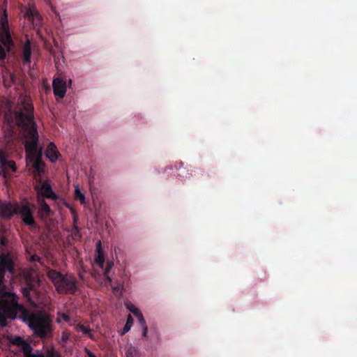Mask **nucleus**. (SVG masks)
Returning a JSON list of instances; mask_svg holds the SVG:
<instances>
[{
	"label": "nucleus",
	"mask_w": 357,
	"mask_h": 357,
	"mask_svg": "<svg viewBox=\"0 0 357 357\" xmlns=\"http://www.w3.org/2000/svg\"><path fill=\"white\" fill-rule=\"evenodd\" d=\"M38 259V257L37 256H32L31 257V260L32 261H36Z\"/></svg>",
	"instance_id": "nucleus-34"
},
{
	"label": "nucleus",
	"mask_w": 357,
	"mask_h": 357,
	"mask_svg": "<svg viewBox=\"0 0 357 357\" xmlns=\"http://www.w3.org/2000/svg\"><path fill=\"white\" fill-rule=\"evenodd\" d=\"M69 320H70V317L67 314L61 313V312L58 313V317H57L58 322L60 323L63 321H68Z\"/></svg>",
	"instance_id": "nucleus-21"
},
{
	"label": "nucleus",
	"mask_w": 357,
	"mask_h": 357,
	"mask_svg": "<svg viewBox=\"0 0 357 357\" xmlns=\"http://www.w3.org/2000/svg\"><path fill=\"white\" fill-rule=\"evenodd\" d=\"M100 246H101V243H100V241H99L97 244V249L99 252H100Z\"/></svg>",
	"instance_id": "nucleus-33"
},
{
	"label": "nucleus",
	"mask_w": 357,
	"mask_h": 357,
	"mask_svg": "<svg viewBox=\"0 0 357 357\" xmlns=\"http://www.w3.org/2000/svg\"><path fill=\"white\" fill-rule=\"evenodd\" d=\"M76 330L79 332H82L83 334L86 335H91V329L88 326H85L84 324H77L75 327Z\"/></svg>",
	"instance_id": "nucleus-17"
},
{
	"label": "nucleus",
	"mask_w": 357,
	"mask_h": 357,
	"mask_svg": "<svg viewBox=\"0 0 357 357\" xmlns=\"http://www.w3.org/2000/svg\"><path fill=\"white\" fill-rule=\"evenodd\" d=\"M33 107L30 100L26 97L19 98L15 111V119L18 126L24 130L26 159L38 173L43 172L44 163L41 161L42 148L38 147V134L36 123L33 119Z\"/></svg>",
	"instance_id": "nucleus-2"
},
{
	"label": "nucleus",
	"mask_w": 357,
	"mask_h": 357,
	"mask_svg": "<svg viewBox=\"0 0 357 357\" xmlns=\"http://www.w3.org/2000/svg\"><path fill=\"white\" fill-rule=\"evenodd\" d=\"M25 15L29 20L32 21L35 26H40L41 19L37 10L35 8H29Z\"/></svg>",
	"instance_id": "nucleus-8"
},
{
	"label": "nucleus",
	"mask_w": 357,
	"mask_h": 357,
	"mask_svg": "<svg viewBox=\"0 0 357 357\" xmlns=\"http://www.w3.org/2000/svg\"><path fill=\"white\" fill-rule=\"evenodd\" d=\"M121 289L122 288L121 287H113V291L114 294H117L119 291L121 293Z\"/></svg>",
	"instance_id": "nucleus-29"
},
{
	"label": "nucleus",
	"mask_w": 357,
	"mask_h": 357,
	"mask_svg": "<svg viewBox=\"0 0 357 357\" xmlns=\"http://www.w3.org/2000/svg\"><path fill=\"white\" fill-rule=\"evenodd\" d=\"M11 266L10 255L0 254V326H6L8 319H15L19 317L36 335L41 338L47 337L52 331L48 314L43 311L32 312L26 310L17 303L14 294L5 291L3 283L5 269L10 270Z\"/></svg>",
	"instance_id": "nucleus-1"
},
{
	"label": "nucleus",
	"mask_w": 357,
	"mask_h": 357,
	"mask_svg": "<svg viewBox=\"0 0 357 357\" xmlns=\"http://www.w3.org/2000/svg\"><path fill=\"white\" fill-rule=\"evenodd\" d=\"M132 324H133V319L132 318V316L130 314H129L127 318V321H126L124 327L123 328V330L121 332V335H123L126 333H128L130 330V328L132 326Z\"/></svg>",
	"instance_id": "nucleus-14"
},
{
	"label": "nucleus",
	"mask_w": 357,
	"mask_h": 357,
	"mask_svg": "<svg viewBox=\"0 0 357 357\" xmlns=\"http://www.w3.org/2000/svg\"><path fill=\"white\" fill-rule=\"evenodd\" d=\"M114 266V264L113 262L112 261H108L107 263V267L104 271V276H107V274H109L110 270L112 269V268Z\"/></svg>",
	"instance_id": "nucleus-24"
},
{
	"label": "nucleus",
	"mask_w": 357,
	"mask_h": 357,
	"mask_svg": "<svg viewBox=\"0 0 357 357\" xmlns=\"http://www.w3.org/2000/svg\"><path fill=\"white\" fill-rule=\"evenodd\" d=\"M52 87H53L54 94L56 96H57L60 98H62L64 97L66 92V86L65 82H63L60 78H56L53 80Z\"/></svg>",
	"instance_id": "nucleus-7"
},
{
	"label": "nucleus",
	"mask_w": 357,
	"mask_h": 357,
	"mask_svg": "<svg viewBox=\"0 0 357 357\" xmlns=\"http://www.w3.org/2000/svg\"><path fill=\"white\" fill-rule=\"evenodd\" d=\"M46 156L52 162H55L57 160L58 151L54 144L52 142L50 143L46 151Z\"/></svg>",
	"instance_id": "nucleus-10"
},
{
	"label": "nucleus",
	"mask_w": 357,
	"mask_h": 357,
	"mask_svg": "<svg viewBox=\"0 0 357 357\" xmlns=\"http://www.w3.org/2000/svg\"><path fill=\"white\" fill-rule=\"evenodd\" d=\"M9 170L13 172L16 171L15 162L13 160H7L3 155L0 154V175L6 177Z\"/></svg>",
	"instance_id": "nucleus-6"
},
{
	"label": "nucleus",
	"mask_w": 357,
	"mask_h": 357,
	"mask_svg": "<svg viewBox=\"0 0 357 357\" xmlns=\"http://www.w3.org/2000/svg\"><path fill=\"white\" fill-rule=\"evenodd\" d=\"M84 351L87 354L88 356L90 355V354H93L88 348L85 347L84 348Z\"/></svg>",
	"instance_id": "nucleus-30"
},
{
	"label": "nucleus",
	"mask_w": 357,
	"mask_h": 357,
	"mask_svg": "<svg viewBox=\"0 0 357 357\" xmlns=\"http://www.w3.org/2000/svg\"><path fill=\"white\" fill-rule=\"evenodd\" d=\"M127 307L129 311H130L132 313H133L135 316H137L141 313V312L132 303H129L127 304Z\"/></svg>",
	"instance_id": "nucleus-20"
},
{
	"label": "nucleus",
	"mask_w": 357,
	"mask_h": 357,
	"mask_svg": "<svg viewBox=\"0 0 357 357\" xmlns=\"http://www.w3.org/2000/svg\"><path fill=\"white\" fill-rule=\"evenodd\" d=\"M17 212L20 214L24 223L28 225H33V211L29 205L24 204L20 207H16L11 204L3 203L0 204L1 217L9 218Z\"/></svg>",
	"instance_id": "nucleus-4"
},
{
	"label": "nucleus",
	"mask_w": 357,
	"mask_h": 357,
	"mask_svg": "<svg viewBox=\"0 0 357 357\" xmlns=\"http://www.w3.org/2000/svg\"><path fill=\"white\" fill-rule=\"evenodd\" d=\"M45 357H61V356L54 347H50L47 349Z\"/></svg>",
	"instance_id": "nucleus-16"
},
{
	"label": "nucleus",
	"mask_w": 357,
	"mask_h": 357,
	"mask_svg": "<svg viewBox=\"0 0 357 357\" xmlns=\"http://www.w3.org/2000/svg\"><path fill=\"white\" fill-rule=\"evenodd\" d=\"M1 24L3 31H8V22L7 20V15L6 10L3 11L2 16L1 17Z\"/></svg>",
	"instance_id": "nucleus-19"
},
{
	"label": "nucleus",
	"mask_w": 357,
	"mask_h": 357,
	"mask_svg": "<svg viewBox=\"0 0 357 357\" xmlns=\"http://www.w3.org/2000/svg\"><path fill=\"white\" fill-rule=\"evenodd\" d=\"M39 202V214L42 218H47L51 214V209L50 206L45 202L43 198H38Z\"/></svg>",
	"instance_id": "nucleus-9"
},
{
	"label": "nucleus",
	"mask_w": 357,
	"mask_h": 357,
	"mask_svg": "<svg viewBox=\"0 0 357 357\" xmlns=\"http://www.w3.org/2000/svg\"><path fill=\"white\" fill-rule=\"evenodd\" d=\"M136 317H137L139 322L140 323V324L142 325V327H144V326H146L145 319L142 313H140L139 314H138Z\"/></svg>",
	"instance_id": "nucleus-26"
},
{
	"label": "nucleus",
	"mask_w": 357,
	"mask_h": 357,
	"mask_svg": "<svg viewBox=\"0 0 357 357\" xmlns=\"http://www.w3.org/2000/svg\"><path fill=\"white\" fill-rule=\"evenodd\" d=\"M1 40L6 51L9 52L11 45V38L9 31H3L1 36Z\"/></svg>",
	"instance_id": "nucleus-12"
},
{
	"label": "nucleus",
	"mask_w": 357,
	"mask_h": 357,
	"mask_svg": "<svg viewBox=\"0 0 357 357\" xmlns=\"http://www.w3.org/2000/svg\"><path fill=\"white\" fill-rule=\"evenodd\" d=\"M143 328V333H142V335L144 337H146L147 335V333H148V327L147 326H144Z\"/></svg>",
	"instance_id": "nucleus-28"
},
{
	"label": "nucleus",
	"mask_w": 357,
	"mask_h": 357,
	"mask_svg": "<svg viewBox=\"0 0 357 357\" xmlns=\"http://www.w3.org/2000/svg\"><path fill=\"white\" fill-rule=\"evenodd\" d=\"M138 355V351L136 349V347L129 345L126 351V357H135Z\"/></svg>",
	"instance_id": "nucleus-18"
},
{
	"label": "nucleus",
	"mask_w": 357,
	"mask_h": 357,
	"mask_svg": "<svg viewBox=\"0 0 357 357\" xmlns=\"http://www.w3.org/2000/svg\"><path fill=\"white\" fill-rule=\"evenodd\" d=\"M24 278L26 284V287L22 288V291L26 298L29 297L30 291L35 290L36 288L40 285L41 280L38 273L34 268L26 271L24 273Z\"/></svg>",
	"instance_id": "nucleus-5"
},
{
	"label": "nucleus",
	"mask_w": 357,
	"mask_h": 357,
	"mask_svg": "<svg viewBox=\"0 0 357 357\" xmlns=\"http://www.w3.org/2000/svg\"><path fill=\"white\" fill-rule=\"evenodd\" d=\"M47 277L59 294H74L77 289L76 282L71 275H63L55 270H50Z\"/></svg>",
	"instance_id": "nucleus-3"
},
{
	"label": "nucleus",
	"mask_w": 357,
	"mask_h": 357,
	"mask_svg": "<svg viewBox=\"0 0 357 357\" xmlns=\"http://www.w3.org/2000/svg\"><path fill=\"white\" fill-rule=\"evenodd\" d=\"M31 58V48L29 45V41L27 40L24 46L23 50V60L24 63H29Z\"/></svg>",
	"instance_id": "nucleus-13"
},
{
	"label": "nucleus",
	"mask_w": 357,
	"mask_h": 357,
	"mask_svg": "<svg viewBox=\"0 0 357 357\" xmlns=\"http://www.w3.org/2000/svg\"><path fill=\"white\" fill-rule=\"evenodd\" d=\"M23 354L24 357H29V354H32V347L29 344H26L23 348Z\"/></svg>",
	"instance_id": "nucleus-22"
},
{
	"label": "nucleus",
	"mask_w": 357,
	"mask_h": 357,
	"mask_svg": "<svg viewBox=\"0 0 357 357\" xmlns=\"http://www.w3.org/2000/svg\"><path fill=\"white\" fill-rule=\"evenodd\" d=\"M89 357H96V356L93 354H90Z\"/></svg>",
	"instance_id": "nucleus-35"
},
{
	"label": "nucleus",
	"mask_w": 357,
	"mask_h": 357,
	"mask_svg": "<svg viewBox=\"0 0 357 357\" xmlns=\"http://www.w3.org/2000/svg\"><path fill=\"white\" fill-rule=\"evenodd\" d=\"M40 193L47 198L54 199L56 195L52 191L51 186L47 183H43L40 188Z\"/></svg>",
	"instance_id": "nucleus-11"
},
{
	"label": "nucleus",
	"mask_w": 357,
	"mask_h": 357,
	"mask_svg": "<svg viewBox=\"0 0 357 357\" xmlns=\"http://www.w3.org/2000/svg\"><path fill=\"white\" fill-rule=\"evenodd\" d=\"M6 49L0 45V59H3L6 56Z\"/></svg>",
	"instance_id": "nucleus-27"
},
{
	"label": "nucleus",
	"mask_w": 357,
	"mask_h": 357,
	"mask_svg": "<svg viewBox=\"0 0 357 357\" xmlns=\"http://www.w3.org/2000/svg\"><path fill=\"white\" fill-rule=\"evenodd\" d=\"M75 198L79 199L82 204H84L85 202V196L81 192V190L79 189L78 185H75Z\"/></svg>",
	"instance_id": "nucleus-15"
},
{
	"label": "nucleus",
	"mask_w": 357,
	"mask_h": 357,
	"mask_svg": "<svg viewBox=\"0 0 357 357\" xmlns=\"http://www.w3.org/2000/svg\"><path fill=\"white\" fill-rule=\"evenodd\" d=\"M70 339V336L68 333H63L61 337L60 343L64 345V343L67 342Z\"/></svg>",
	"instance_id": "nucleus-25"
},
{
	"label": "nucleus",
	"mask_w": 357,
	"mask_h": 357,
	"mask_svg": "<svg viewBox=\"0 0 357 357\" xmlns=\"http://www.w3.org/2000/svg\"><path fill=\"white\" fill-rule=\"evenodd\" d=\"M104 257L100 253H98V255L96 258V262L100 266V267L102 268L104 266Z\"/></svg>",
	"instance_id": "nucleus-23"
},
{
	"label": "nucleus",
	"mask_w": 357,
	"mask_h": 357,
	"mask_svg": "<svg viewBox=\"0 0 357 357\" xmlns=\"http://www.w3.org/2000/svg\"><path fill=\"white\" fill-rule=\"evenodd\" d=\"M84 351L87 354L88 356L90 355V354H93L88 348L85 347L84 348Z\"/></svg>",
	"instance_id": "nucleus-31"
},
{
	"label": "nucleus",
	"mask_w": 357,
	"mask_h": 357,
	"mask_svg": "<svg viewBox=\"0 0 357 357\" xmlns=\"http://www.w3.org/2000/svg\"><path fill=\"white\" fill-rule=\"evenodd\" d=\"M107 279V280L109 282V283H112V278L109 277V274H107V276H105Z\"/></svg>",
	"instance_id": "nucleus-32"
}]
</instances>
